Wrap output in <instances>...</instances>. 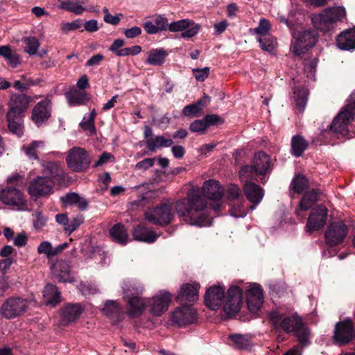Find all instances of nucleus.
Wrapping results in <instances>:
<instances>
[{
	"label": "nucleus",
	"instance_id": "34",
	"mask_svg": "<svg viewBox=\"0 0 355 355\" xmlns=\"http://www.w3.org/2000/svg\"><path fill=\"white\" fill-rule=\"evenodd\" d=\"M209 103V98L207 96H204L196 103L184 107L182 114L187 116H200L203 114L204 108Z\"/></svg>",
	"mask_w": 355,
	"mask_h": 355
},
{
	"label": "nucleus",
	"instance_id": "17",
	"mask_svg": "<svg viewBox=\"0 0 355 355\" xmlns=\"http://www.w3.org/2000/svg\"><path fill=\"white\" fill-rule=\"evenodd\" d=\"M34 98H36V96L32 97L22 92V91L12 94L9 101L8 105L10 108L8 112H10V115L12 114V113L24 114V112L28 108L30 103Z\"/></svg>",
	"mask_w": 355,
	"mask_h": 355
},
{
	"label": "nucleus",
	"instance_id": "3",
	"mask_svg": "<svg viewBox=\"0 0 355 355\" xmlns=\"http://www.w3.org/2000/svg\"><path fill=\"white\" fill-rule=\"evenodd\" d=\"M122 288L124 297L128 300V312L133 317L140 315L144 309L146 302L139 296L144 290L143 286L137 281L128 280L123 284Z\"/></svg>",
	"mask_w": 355,
	"mask_h": 355
},
{
	"label": "nucleus",
	"instance_id": "36",
	"mask_svg": "<svg viewBox=\"0 0 355 355\" xmlns=\"http://www.w3.org/2000/svg\"><path fill=\"white\" fill-rule=\"evenodd\" d=\"M44 303L47 305L55 306L60 302V293L58 288L51 284H48L43 291Z\"/></svg>",
	"mask_w": 355,
	"mask_h": 355
},
{
	"label": "nucleus",
	"instance_id": "41",
	"mask_svg": "<svg viewBox=\"0 0 355 355\" xmlns=\"http://www.w3.org/2000/svg\"><path fill=\"white\" fill-rule=\"evenodd\" d=\"M167 53L163 49H151L146 62L151 65H161L164 63Z\"/></svg>",
	"mask_w": 355,
	"mask_h": 355
},
{
	"label": "nucleus",
	"instance_id": "4",
	"mask_svg": "<svg viewBox=\"0 0 355 355\" xmlns=\"http://www.w3.org/2000/svg\"><path fill=\"white\" fill-rule=\"evenodd\" d=\"M271 159L263 151L257 153L253 158L252 164L243 166L240 171V178L243 179H256L260 177L263 183L266 182L265 175L270 171Z\"/></svg>",
	"mask_w": 355,
	"mask_h": 355
},
{
	"label": "nucleus",
	"instance_id": "61",
	"mask_svg": "<svg viewBox=\"0 0 355 355\" xmlns=\"http://www.w3.org/2000/svg\"><path fill=\"white\" fill-rule=\"evenodd\" d=\"M82 26L80 20H74L72 22H67L62 24V30L64 32H69L80 28Z\"/></svg>",
	"mask_w": 355,
	"mask_h": 355
},
{
	"label": "nucleus",
	"instance_id": "57",
	"mask_svg": "<svg viewBox=\"0 0 355 355\" xmlns=\"http://www.w3.org/2000/svg\"><path fill=\"white\" fill-rule=\"evenodd\" d=\"M155 24L159 31H169L168 19L163 15H158L155 17Z\"/></svg>",
	"mask_w": 355,
	"mask_h": 355
},
{
	"label": "nucleus",
	"instance_id": "25",
	"mask_svg": "<svg viewBox=\"0 0 355 355\" xmlns=\"http://www.w3.org/2000/svg\"><path fill=\"white\" fill-rule=\"evenodd\" d=\"M200 286L198 283L185 284L181 288L176 297L177 301L182 305L194 303L199 297L198 291Z\"/></svg>",
	"mask_w": 355,
	"mask_h": 355
},
{
	"label": "nucleus",
	"instance_id": "24",
	"mask_svg": "<svg viewBox=\"0 0 355 355\" xmlns=\"http://www.w3.org/2000/svg\"><path fill=\"white\" fill-rule=\"evenodd\" d=\"M251 180L246 178L242 179L243 181H245L243 187L245 195L248 200L253 204L250 207V209L252 211L262 200L264 191L260 186L249 181Z\"/></svg>",
	"mask_w": 355,
	"mask_h": 355
},
{
	"label": "nucleus",
	"instance_id": "14",
	"mask_svg": "<svg viewBox=\"0 0 355 355\" xmlns=\"http://www.w3.org/2000/svg\"><path fill=\"white\" fill-rule=\"evenodd\" d=\"M353 111L348 112L344 110H341L337 116L332 121L330 130L338 135L346 137L349 134V126L354 120Z\"/></svg>",
	"mask_w": 355,
	"mask_h": 355
},
{
	"label": "nucleus",
	"instance_id": "56",
	"mask_svg": "<svg viewBox=\"0 0 355 355\" xmlns=\"http://www.w3.org/2000/svg\"><path fill=\"white\" fill-rule=\"evenodd\" d=\"M207 128L204 119H198L194 121L190 124L189 129L193 132H203Z\"/></svg>",
	"mask_w": 355,
	"mask_h": 355
},
{
	"label": "nucleus",
	"instance_id": "47",
	"mask_svg": "<svg viewBox=\"0 0 355 355\" xmlns=\"http://www.w3.org/2000/svg\"><path fill=\"white\" fill-rule=\"evenodd\" d=\"M326 10L333 24L342 21L346 17V11L343 6L330 7Z\"/></svg>",
	"mask_w": 355,
	"mask_h": 355
},
{
	"label": "nucleus",
	"instance_id": "29",
	"mask_svg": "<svg viewBox=\"0 0 355 355\" xmlns=\"http://www.w3.org/2000/svg\"><path fill=\"white\" fill-rule=\"evenodd\" d=\"M64 206H76L80 210H85L88 206L87 200L75 192H69L60 198Z\"/></svg>",
	"mask_w": 355,
	"mask_h": 355
},
{
	"label": "nucleus",
	"instance_id": "48",
	"mask_svg": "<svg viewBox=\"0 0 355 355\" xmlns=\"http://www.w3.org/2000/svg\"><path fill=\"white\" fill-rule=\"evenodd\" d=\"M258 41L261 49L269 53H271L277 44L275 38L270 35L259 37Z\"/></svg>",
	"mask_w": 355,
	"mask_h": 355
},
{
	"label": "nucleus",
	"instance_id": "12",
	"mask_svg": "<svg viewBox=\"0 0 355 355\" xmlns=\"http://www.w3.org/2000/svg\"><path fill=\"white\" fill-rule=\"evenodd\" d=\"M200 190L201 191V196L204 198L206 203L207 199L215 202L214 204L211 205V207L215 211H218L220 207L219 201L222 199L224 194V190L219 183L215 180H209L204 182Z\"/></svg>",
	"mask_w": 355,
	"mask_h": 355
},
{
	"label": "nucleus",
	"instance_id": "18",
	"mask_svg": "<svg viewBox=\"0 0 355 355\" xmlns=\"http://www.w3.org/2000/svg\"><path fill=\"white\" fill-rule=\"evenodd\" d=\"M327 213V209L323 206L313 209L307 219L306 231L311 234L322 228L326 223Z\"/></svg>",
	"mask_w": 355,
	"mask_h": 355
},
{
	"label": "nucleus",
	"instance_id": "10",
	"mask_svg": "<svg viewBox=\"0 0 355 355\" xmlns=\"http://www.w3.org/2000/svg\"><path fill=\"white\" fill-rule=\"evenodd\" d=\"M54 186L55 183L51 178L37 175L30 181L27 190L32 198H40L52 194Z\"/></svg>",
	"mask_w": 355,
	"mask_h": 355
},
{
	"label": "nucleus",
	"instance_id": "27",
	"mask_svg": "<svg viewBox=\"0 0 355 355\" xmlns=\"http://www.w3.org/2000/svg\"><path fill=\"white\" fill-rule=\"evenodd\" d=\"M83 307L80 304H69L61 311V322L63 325L76 320L83 312Z\"/></svg>",
	"mask_w": 355,
	"mask_h": 355
},
{
	"label": "nucleus",
	"instance_id": "42",
	"mask_svg": "<svg viewBox=\"0 0 355 355\" xmlns=\"http://www.w3.org/2000/svg\"><path fill=\"white\" fill-rule=\"evenodd\" d=\"M96 113L95 110L84 116L82 121L80 123V126L85 131H88L91 135L96 134V128L94 125V121Z\"/></svg>",
	"mask_w": 355,
	"mask_h": 355
},
{
	"label": "nucleus",
	"instance_id": "7",
	"mask_svg": "<svg viewBox=\"0 0 355 355\" xmlns=\"http://www.w3.org/2000/svg\"><path fill=\"white\" fill-rule=\"evenodd\" d=\"M66 162L72 171L83 172L89 167L91 159L85 149L73 147L68 150Z\"/></svg>",
	"mask_w": 355,
	"mask_h": 355
},
{
	"label": "nucleus",
	"instance_id": "20",
	"mask_svg": "<svg viewBox=\"0 0 355 355\" xmlns=\"http://www.w3.org/2000/svg\"><path fill=\"white\" fill-rule=\"evenodd\" d=\"M225 288L220 285H214L208 288L205 295V303L212 310L218 309L225 299Z\"/></svg>",
	"mask_w": 355,
	"mask_h": 355
},
{
	"label": "nucleus",
	"instance_id": "62",
	"mask_svg": "<svg viewBox=\"0 0 355 355\" xmlns=\"http://www.w3.org/2000/svg\"><path fill=\"white\" fill-rule=\"evenodd\" d=\"M193 75L196 80L203 81L207 78L209 73V68L205 67L203 69H194L193 70Z\"/></svg>",
	"mask_w": 355,
	"mask_h": 355
},
{
	"label": "nucleus",
	"instance_id": "13",
	"mask_svg": "<svg viewBox=\"0 0 355 355\" xmlns=\"http://www.w3.org/2000/svg\"><path fill=\"white\" fill-rule=\"evenodd\" d=\"M348 232L347 226L343 221L331 223L325 232V242L331 247L339 245L345 241Z\"/></svg>",
	"mask_w": 355,
	"mask_h": 355
},
{
	"label": "nucleus",
	"instance_id": "54",
	"mask_svg": "<svg viewBox=\"0 0 355 355\" xmlns=\"http://www.w3.org/2000/svg\"><path fill=\"white\" fill-rule=\"evenodd\" d=\"M33 227L35 230H41L47 222V218L40 211H36L33 215Z\"/></svg>",
	"mask_w": 355,
	"mask_h": 355
},
{
	"label": "nucleus",
	"instance_id": "40",
	"mask_svg": "<svg viewBox=\"0 0 355 355\" xmlns=\"http://www.w3.org/2000/svg\"><path fill=\"white\" fill-rule=\"evenodd\" d=\"M308 147V142L300 135L293 136L291 139V154L300 157Z\"/></svg>",
	"mask_w": 355,
	"mask_h": 355
},
{
	"label": "nucleus",
	"instance_id": "53",
	"mask_svg": "<svg viewBox=\"0 0 355 355\" xmlns=\"http://www.w3.org/2000/svg\"><path fill=\"white\" fill-rule=\"evenodd\" d=\"M52 252L53 247L49 241H43L37 247V252L45 254L48 259L53 257Z\"/></svg>",
	"mask_w": 355,
	"mask_h": 355
},
{
	"label": "nucleus",
	"instance_id": "19",
	"mask_svg": "<svg viewBox=\"0 0 355 355\" xmlns=\"http://www.w3.org/2000/svg\"><path fill=\"white\" fill-rule=\"evenodd\" d=\"M334 338L340 345L348 343L355 338V330L352 321L347 319L336 324Z\"/></svg>",
	"mask_w": 355,
	"mask_h": 355
},
{
	"label": "nucleus",
	"instance_id": "38",
	"mask_svg": "<svg viewBox=\"0 0 355 355\" xmlns=\"http://www.w3.org/2000/svg\"><path fill=\"white\" fill-rule=\"evenodd\" d=\"M173 144L171 139L165 138L164 136H154L146 141L147 148L152 152H155L157 149L163 147H170Z\"/></svg>",
	"mask_w": 355,
	"mask_h": 355
},
{
	"label": "nucleus",
	"instance_id": "55",
	"mask_svg": "<svg viewBox=\"0 0 355 355\" xmlns=\"http://www.w3.org/2000/svg\"><path fill=\"white\" fill-rule=\"evenodd\" d=\"M227 198L229 200H239L240 198H242L241 191L238 187V186L235 184H230L227 190Z\"/></svg>",
	"mask_w": 355,
	"mask_h": 355
},
{
	"label": "nucleus",
	"instance_id": "64",
	"mask_svg": "<svg viewBox=\"0 0 355 355\" xmlns=\"http://www.w3.org/2000/svg\"><path fill=\"white\" fill-rule=\"evenodd\" d=\"M343 110L348 112L353 111V115H355V92L347 99V103Z\"/></svg>",
	"mask_w": 355,
	"mask_h": 355
},
{
	"label": "nucleus",
	"instance_id": "39",
	"mask_svg": "<svg viewBox=\"0 0 355 355\" xmlns=\"http://www.w3.org/2000/svg\"><path fill=\"white\" fill-rule=\"evenodd\" d=\"M110 234L113 240L120 244L125 245L128 242L129 238L127 231L124 226L120 223L114 225L110 230Z\"/></svg>",
	"mask_w": 355,
	"mask_h": 355
},
{
	"label": "nucleus",
	"instance_id": "58",
	"mask_svg": "<svg viewBox=\"0 0 355 355\" xmlns=\"http://www.w3.org/2000/svg\"><path fill=\"white\" fill-rule=\"evenodd\" d=\"M230 214L235 218H240L245 216L247 215V211L244 209L243 204L239 203L237 205L231 208Z\"/></svg>",
	"mask_w": 355,
	"mask_h": 355
},
{
	"label": "nucleus",
	"instance_id": "15",
	"mask_svg": "<svg viewBox=\"0 0 355 355\" xmlns=\"http://www.w3.org/2000/svg\"><path fill=\"white\" fill-rule=\"evenodd\" d=\"M246 298L249 311L257 314L261 310L263 302V294L261 286L257 284H250L246 290Z\"/></svg>",
	"mask_w": 355,
	"mask_h": 355
},
{
	"label": "nucleus",
	"instance_id": "32",
	"mask_svg": "<svg viewBox=\"0 0 355 355\" xmlns=\"http://www.w3.org/2000/svg\"><path fill=\"white\" fill-rule=\"evenodd\" d=\"M311 21L315 28L323 32L329 31L334 24L326 9L320 13L313 14Z\"/></svg>",
	"mask_w": 355,
	"mask_h": 355
},
{
	"label": "nucleus",
	"instance_id": "46",
	"mask_svg": "<svg viewBox=\"0 0 355 355\" xmlns=\"http://www.w3.org/2000/svg\"><path fill=\"white\" fill-rule=\"evenodd\" d=\"M84 3V0H64L62 2V8L70 10L76 14H81L84 8L82 4Z\"/></svg>",
	"mask_w": 355,
	"mask_h": 355
},
{
	"label": "nucleus",
	"instance_id": "43",
	"mask_svg": "<svg viewBox=\"0 0 355 355\" xmlns=\"http://www.w3.org/2000/svg\"><path fill=\"white\" fill-rule=\"evenodd\" d=\"M44 143L42 141H33L28 145L22 147L26 155L31 159H38L37 149L42 148Z\"/></svg>",
	"mask_w": 355,
	"mask_h": 355
},
{
	"label": "nucleus",
	"instance_id": "1",
	"mask_svg": "<svg viewBox=\"0 0 355 355\" xmlns=\"http://www.w3.org/2000/svg\"><path fill=\"white\" fill-rule=\"evenodd\" d=\"M205 208L206 202L198 187H192L186 198L177 201L174 205L176 213L180 217H183L187 223L199 227L209 226L212 223V218Z\"/></svg>",
	"mask_w": 355,
	"mask_h": 355
},
{
	"label": "nucleus",
	"instance_id": "49",
	"mask_svg": "<svg viewBox=\"0 0 355 355\" xmlns=\"http://www.w3.org/2000/svg\"><path fill=\"white\" fill-rule=\"evenodd\" d=\"M23 42L26 44L24 51L29 55H35L40 46V42L35 37H25Z\"/></svg>",
	"mask_w": 355,
	"mask_h": 355
},
{
	"label": "nucleus",
	"instance_id": "63",
	"mask_svg": "<svg viewBox=\"0 0 355 355\" xmlns=\"http://www.w3.org/2000/svg\"><path fill=\"white\" fill-rule=\"evenodd\" d=\"M154 163H155V159L146 158V159H143L142 161L138 162L135 166V168L138 169V170L146 171L148 168L153 166L154 165Z\"/></svg>",
	"mask_w": 355,
	"mask_h": 355
},
{
	"label": "nucleus",
	"instance_id": "44",
	"mask_svg": "<svg viewBox=\"0 0 355 355\" xmlns=\"http://www.w3.org/2000/svg\"><path fill=\"white\" fill-rule=\"evenodd\" d=\"M291 187L295 193H301L309 187V181L305 176L297 175L293 178Z\"/></svg>",
	"mask_w": 355,
	"mask_h": 355
},
{
	"label": "nucleus",
	"instance_id": "33",
	"mask_svg": "<svg viewBox=\"0 0 355 355\" xmlns=\"http://www.w3.org/2000/svg\"><path fill=\"white\" fill-rule=\"evenodd\" d=\"M53 273L60 282H72L73 277L70 274V266L64 261L58 262L52 268Z\"/></svg>",
	"mask_w": 355,
	"mask_h": 355
},
{
	"label": "nucleus",
	"instance_id": "11",
	"mask_svg": "<svg viewBox=\"0 0 355 355\" xmlns=\"http://www.w3.org/2000/svg\"><path fill=\"white\" fill-rule=\"evenodd\" d=\"M243 304L242 289L235 285L230 286L227 291L226 300L223 309L227 318L234 316L241 309Z\"/></svg>",
	"mask_w": 355,
	"mask_h": 355
},
{
	"label": "nucleus",
	"instance_id": "5",
	"mask_svg": "<svg viewBox=\"0 0 355 355\" xmlns=\"http://www.w3.org/2000/svg\"><path fill=\"white\" fill-rule=\"evenodd\" d=\"M0 201L16 211L29 210L28 200L24 192L12 185H8L0 190Z\"/></svg>",
	"mask_w": 355,
	"mask_h": 355
},
{
	"label": "nucleus",
	"instance_id": "45",
	"mask_svg": "<svg viewBox=\"0 0 355 355\" xmlns=\"http://www.w3.org/2000/svg\"><path fill=\"white\" fill-rule=\"evenodd\" d=\"M318 200V193L311 191L306 193L300 202V210L306 211L310 209Z\"/></svg>",
	"mask_w": 355,
	"mask_h": 355
},
{
	"label": "nucleus",
	"instance_id": "52",
	"mask_svg": "<svg viewBox=\"0 0 355 355\" xmlns=\"http://www.w3.org/2000/svg\"><path fill=\"white\" fill-rule=\"evenodd\" d=\"M270 29V24L268 20L265 18L260 19L259 26L254 29V32L259 35L260 37L268 35V32Z\"/></svg>",
	"mask_w": 355,
	"mask_h": 355
},
{
	"label": "nucleus",
	"instance_id": "37",
	"mask_svg": "<svg viewBox=\"0 0 355 355\" xmlns=\"http://www.w3.org/2000/svg\"><path fill=\"white\" fill-rule=\"evenodd\" d=\"M102 312L107 317L117 320L122 313V308L117 301L107 300L104 304Z\"/></svg>",
	"mask_w": 355,
	"mask_h": 355
},
{
	"label": "nucleus",
	"instance_id": "22",
	"mask_svg": "<svg viewBox=\"0 0 355 355\" xmlns=\"http://www.w3.org/2000/svg\"><path fill=\"white\" fill-rule=\"evenodd\" d=\"M41 166L43 176L51 178L53 183H61L64 180L65 173L59 162L42 160Z\"/></svg>",
	"mask_w": 355,
	"mask_h": 355
},
{
	"label": "nucleus",
	"instance_id": "21",
	"mask_svg": "<svg viewBox=\"0 0 355 355\" xmlns=\"http://www.w3.org/2000/svg\"><path fill=\"white\" fill-rule=\"evenodd\" d=\"M171 320L178 326L190 324L197 320L196 311L190 306L184 304L172 313Z\"/></svg>",
	"mask_w": 355,
	"mask_h": 355
},
{
	"label": "nucleus",
	"instance_id": "26",
	"mask_svg": "<svg viewBox=\"0 0 355 355\" xmlns=\"http://www.w3.org/2000/svg\"><path fill=\"white\" fill-rule=\"evenodd\" d=\"M51 101L48 98L39 102L33 109L32 120L37 127L41 126L44 123L47 121L51 116Z\"/></svg>",
	"mask_w": 355,
	"mask_h": 355
},
{
	"label": "nucleus",
	"instance_id": "30",
	"mask_svg": "<svg viewBox=\"0 0 355 355\" xmlns=\"http://www.w3.org/2000/svg\"><path fill=\"white\" fill-rule=\"evenodd\" d=\"M6 116L10 131L18 137H21L24 134V114L12 113L10 115V112H7Z\"/></svg>",
	"mask_w": 355,
	"mask_h": 355
},
{
	"label": "nucleus",
	"instance_id": "31",
	"mask_svg": "<svg viewBox=\"0 0 355 355\" xmlns=\"http://www.w3.org/2000/svg\"><path fill=\"white\" fill-rule=\"evenodd\" d=\"M132 234L135 240L148 243L155 242L159 237L155 231L142 225H137L134 229Z\"/></svg>",
	"mask_w": 355,
	"mask_h": 355
},
{
	"label": "nucleus",
	"instance_id": "51",
	"mask_svg": "<svg viewBox=\"0 0 355 355\" xmlns=\"http://www.w3.org/2000/svg\"><path fill=\"white\" fill-rule=\"evenodd\" d=\"M230 338L234 342L235 347L238 349H245L250 345L249 340L241 334L231 335Z\"/></svg>",
	"mask_w": 355,
	"mask_h": 355
},
{
	"label": "nucleus",
	"instance_id": "6",
	"mask_svg": "<svg viewBox=\"0 0 355 355\" xmlns=\"http://www.w3.org/2000/svg\"><path fill=\"white\" fill-rule=\"evenodd\" d=\"M317 35L313 31L301 28L293 33V40L291 45V51L294 55H301L314 46Z\"/></svg>",
	"mask_w": 355,
	"mask_h": 355
},
{
	"label": "nucleus",
	"instance_id": "28",
	"mask_svg": "<svg viewBox=\"0 0 355 355\" xmlns=\"http://www.w3.org/2000/svg\"><path fill=\"white\" fill-rule=\"evenodd\" d=\"M337 46L343 50L355 49V28L342 32L336 39Z\"/></svg>",
	"mask_w": 355,
	"mask_h": 355
},
{
	"label": "nucleus",
	"instance_id": "50",
	"mask_svg": "<svg viewBox=\"0 0 355 355\" xmlns=\"http://www.w3.org/2000/svg\"><path fill=\"white\" fill-rule=\"evenodd\" d=\"M308 90H294L293 98L297 107L303 111L307 101Z\"/></svg>",
	"mask_w": 355,
	"mask_h": 355
},
{
	"label": "nucleus",
	"instance_id": "2",
	"mask_svg": "<svg viewBox=\"0 0 355 355\" xmlns=\"http://www.w3.org/2000/svg\"><path fill=\"white\" fill-rule=\"evenodd\" d=\"M269 318L273 327L286 333L293 332L302 345H306L309 335V330L304 327L302 318L294 314L287 315L277 311L269 314Z\"/></svg>",
	"mask_w": 355,
	"mask_h": 355
},
{
	"label": "nucleus",
	"instance_id": "35",
	"mask_svg": "<svg viewBox=\"0 0 355 355\" xmlns=\"http://www.w3.org/2000/svg\"><path fill=\"white\" fill-rule=\"evenodd\" d=\"M65 96L71 106L85 104L89 100V94L85 90H69Z\"/></svg>",
	"mask_w": 355,
	"mask_h": 355
},
{
	"label": "nucleus",
	"instance_id": "16",
	"mask_svg": "<svg viewBox=\"0 0 355 355\" xmlns=\"http://www.w3.org/2000/svg\"><path fill=\"white\" fill-rule=\"evenodd\" d=\"M200 26L194 21L184 19L169 24V31L182 32L183 38H190L195 36L200 31Z\"/></svg>",
	"mask_w": 355,
	"mask_h": 355
},
{
	"label": "nucleus",
	"instance_id": "9",
	"mask_svg": "<svg viewBox=\"0 0 355 355\" xmlns=\"http://www.w3.org/2000/svg\"><path fill=\"white\" fill-rule=\"evenodd\" d=\"M28 306L29 302L27 299L10 297L2 304L0 314L6 319H12L26 312Z\"/></svg>",
	"mask_w": 355,
	"mask_h": 355
},
{
	"label": "nucleus",
	"instance_id": "59",
	"mask_svg": "<svg viewBox=\"0 0 355 355\" xmlns=\"http://www.w3.org/2000/svg\"><path fill=\"white\" fill-rule=\"evenodd\" d=\"M82 223V218H74L70 221L68 220L67 225H66V227H64V230L69 234H71L75 231Z\"/></svg>",
	"mask_w": 355,
	"mask_h": 355
},
{
	"label": "nucleus",
	"instance_id": "8",
	"mask_svg": "<svg viewBox=\"0 0 355 355\" xmlns=\"http://www.w3.org/2000/svg\"><path fill=\"white\" fill-rule=\"evenodd\" d=\"M173 209L171 204H161L148 209L145 213V218L152 224L165 226L168 225L173 218Z\"/></svg>",
	"mask_w": 355,
	"mask_h": 355
},
{
	"label": "nucleus",
	"instance_id": "23",
	"mask_svg": "<svg viewBox=\"0 0 355 355\" xmlns=\"http://www.w3.org/2000/svg\"><path fill=\"white\" fill-rule=\"evenodd\" d=\"M171 300V296L167 291H160L153 296L150 303V312L155 316H160L166 312Z\"/></svg>",
	"mask_w": 355,
	"mask_h": 355
},
{
	"label": "nucleus",
	"instance_id": "60",
	"mask_svg": "<svg viewBox=\"0 0 355 355\" xmlns=\"http://www.w3.org/2000/svg\"><path fill=\"white\" fill-rule=\"evenodd\" d=\"M78 289L81 293L85 295H94L98 292V289L95 286H92L90 284L81 283L78 287Z\"/></svg>",
	"mask_w": 355,
	"mask_h": 355
}]
</instances>
